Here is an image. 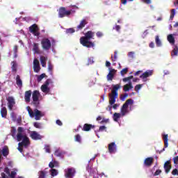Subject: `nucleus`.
I'll use <instances>...</instances> for the list:
<instances>
[{
    "mask_svg": "<svg viewBox=\"0 0 178 178\" xmlns=\"http://www.w3.org/2000/svg\"><path fill=\"white\" fill-rule=\"evenodd\" d=\"M74 141L75 143H78V144H82L83 138L80 134H76L74 136Z\"/></svg>",
    "mask_w": 178,
    "mask_h": 178,
    "instance_id": "7c9ffc66",
    "label": "nucleus"
},
{
    "mask_svg": "<svg viewBox=\"0 0 178 178\" xmlns=\"http://www.w3.org/2000/svg\"><path fill=\"white\" fill-rule=\"evenodd\" d=\"M129 97V94L127 93H124V95H121L120 97V99L121 101H124V99H126L127 97Z\"/></svg>",
    "mask_w": 178,
    "mask_h": 178,
    "instance_id": "49530a36",
    "label": "nucleus"
},
{
    "mask_svg": "<svg viewBox=\"0 0 178 178\" xmlns=\"http://www.w3.org/2000/svg\"><path fill=\"white\" fill-rule=\"evenodd\" d=\"M115 73L116 70L115 69H112L110 70L109 73L107 75L108 81H112V80H113V77H115Z\"/></svg>",
    "mask_w": 178,
    "mask_h": 178,
    "instance_id": "6ab92c4d",
    "label": "nucleus"
},
{
    "mask_svg": "<svg viewBox=\"0 0 178 178\" xmlns=\"http://www.w3.org/2000/svg\"><path fill=\"white\" fill-rule=\"evenodd\" d=\"M155 42H156V47H162V42H161V39H159V35H156Z\"/></svg>",
    "mask_w": 178,
    "mask_h": 178,
    "instance_id": "4c0bfd02",
    "label": "nucleus"
},
{
    "mask_svg": "<svg viewBox=\"0 0 178 178\" xmlns=\"http://www.w3.org/2000/svg\"><path fill=\"white\" fill-rule=\"evenodd\" d=\"M168 137L169 136L168 134L163 135V140L164 141V148L163 149V151H165V148H168V141H169Z\"/></svg>",
    "mask_w": 178,
    "mask_h": 178,
    "instance_id": "bb28decb",
    "label": "nucleus"
},
{
    "mask_svg": "<svg viewBox=\"0 0 178 178\" xmlns=\"http://www.w3.org/2000/svg\"><path fill=\"white\" fill-rule=\"evenodd\" d=\"M112 108H113L114 109H118V108H119V104L114 103V104L112 105Z\"/></svg>",
    "mask_w": 178,
    "mask_h": 178,
    "instance_id": "0e129e2a",
    "label": "nucleus"
},
{
    "mask_svg": "<svg viewBox=\"0 0 178 178\" xmlns=\"http://www.w3.org/2000/svg\"><path fill=\"white\" fill-rule=\"evenodd\" d=\"M49 172L50 173V176H51V178L55 177V176H58V175L59 174V172H58L57 170H55V169H53V168H51L49 170Z\"/></svg>",
    "mask_w": 178,
    "mask_h": 178,
    "instance_id": "c85d7f7f",
    "label": "nucleus"
},
{
    "mask_svg": "<svg viewBox=\"0 0 178 178\" xmlns=\"http://www.w3.org/2000/svg\"><path fill=\"white\" fill-rule=\"evenodd\" d=\"M111 60L113 62H116L118 60V51H114V56L111 55Z\"/></svg>",
    "mask_w": 178,
    "mask_h": 178,
    "instance_id": "a19ab883",
    "label": "nucleus"
},
{
    "mask_svg": "<svg viewBox=\"0 0 178 178\" xmlns=\"http://www.w3.org/2000/svg\"><path fill=\"white\" fill-rule=\"evenodd\" d=\"M175 15H176V10L175 9H172L171 10V15H170V19H172V20L173 19V17H175Z\"/></svg>",
    "mask_w": 178,
    "mask_h": 178,
    "instance_id": "3c124183",
    "label": "nucleus"
},
{
    "mask_svg": "<svg viewBox=\"0 0 178 178\" xmlns=\"http://www.w3.org/2000/svg\"><path fill=\"white\" fill-rule=\"evenodd\" d=\"M106 130V127L105 126H100L99 128V131H104Z\"/></svg>",
    "mask_w": 178,
    "mask_h": 178,
    "instance_id": "bf43d9fd",
    "label": "nucleus"
},
{
    "mask_svg": "<svg viewBox=\"0 0 178 178\" xmlns=\"http://www.w3.org/2000/svg\"><path fill=\"white\" fill-rule=\"evenodd\" d=\"M74 33V29L70 28L66 30V33L67 34H73Z\"/></svg>",
    "mask_w": 178,
    "mask_h": 178,
    "instance_id": "864d4df0",
    "label": "nucleus"
},
{
    "mask_svg": "<svg viewBox=\"0 0 178 178\" xmlns=\"http://www.w3.org/2000/svg\"><path fill=\"white\" fill-rule=\"evenodd\" d=\"M56 42L52 38H44L41 41L42 48L44 51H45V52H49L51 47H54Z\"/></svg>",
    "mask_w": 178,
    "mask_h": 178,
    "instance_id": "7ed1b4c3",
    "label": "nucleus"
},
{
    "mask_svg": "<svg viewBox=\"0 0 178 178\" xmlns=\"http://www.w3.org/2000/svg\"><path fill=\"white\" fill-rule=\"evenodd\" d=\"M4 172L8 175V176L10 177V178H15V176H16V174H17V171L15 170H13L11 172L9 170V168H6L5 170H4Z\"/></svg>",
    "mask_w": 178,
    "mask_h": 178,
    "instance_id": "f3484780",
    "label": "nucleus"
},
{
    "mask_svg": "<svg viewBox=\"0 0 178 178\" xmlns=\"http://www.w3.org/2000/svg\"><path fill=\"white\" fill-rule=\"evenodd\" d=\"M96 35H97V37H102V35H104L102 33V32H97V33H96Z\"/></svg>",
    "mask_w": 178,
    "mask_h": 178,
    "instance_id": "774afa93",
    "label": "nucleus"
},
{
    "mask_svg": "<svg viewBox=\"0 0 178 178\" xmlns=\"http://www.w3.org/2000/svg\"><path fill=\"white\" fill-rule=\"evenodd\" d=\"M115 29L116 30V31H120V26L116 25Z\"/></svg>",
    "mask_w": 178,
    "mask_h": 178,
    "instance_id": "338daca9",
    "label": "nucleus"
},
{
    "mask_svg": "<svg viewBox=\"0 0 178 178\" xmlns=\"http://www.w3.org/2000/svg\"><path fill=\"white\" fill-rule=\"evenodd\" d=\"M173 161H174L175 165H177V163H178V156H175V157L173 159Z\"/></svg>",
    "mask_w": 178,
    "mask_h": 178,
    "instance_id": "e2e57ef3",
    "label": "nucleus"
},
{
    "mask_svg": "<svg viewBox=\"0 0 178 178\" xmlns=\"http://www.w3.org/2000/svg\"><path fill=\"white\" fill-rule=\"evenodd\" d=\"M8 109H10V111H12L15 105V99H13V97H9L8 98Z\"/></svg>",
    "mask_w": 178,
    "mask_h": 178,
    "instance_id": "4be33fe9",
    "label": "nucleus"
},
{
    "mask_svg": "<svg viewBox=\"0 0 178 178\" xmlns=\"http://www.w3.org/2000/svg\"><path fill=\"white\" fill-rule=\"evenodd\" d=\"M44 77H45V74H42L41 75H38L37 76L38 81L40 83V81H42V79H44Z\"/></svg>",
    "mask_w": 178,
    "mask_h": 178,
    "instance_id": "a18cd8bd",
    "label": "nucleus"
},
{
    "mask_svg": "<svg viewBox=\"0 0 178 178\" xmlns=\"http://www.w3.org/2000/svg\"><path fill=\"white\" fill-rule=\"evenodd\" d=\"M10 134L14 140H17V141L19 142L17 149L19 152L23 154V149L22 147H24V148H27L28 145H30V139L27 137L26 131L21 127L17 128V131L16 130V128L12 127Z\"/></svg>",
    "mask_w": 178,
    "mask_h": 178,
    "instance_id": "f257e3e1",
    "label": "nucleus"
},
{
    "mask_svg": "<svg viewBox=\"0 0 178 178\" xmlns=\"http://www.w3.org/2000/svg\"><path fill=\"white\" fill-rule=\"evenodd\" d=\"M33 70L35 73H39L40 70H41V67L40 66V61L35 58L33 60Z\"/></svg>",
    "mask_w": 178,
    "mask_h": 178,
    "instance_id": "ddd939ff",
    "label": "nucleus"
},
{
    "mask_svg": "<svg viewBox=\"0 0 178 178\" xmlns=\"http://www.w3.org/2000/svg\"><path fill=\"white\" fill-rule=\"evenodd\" d=\"M109 97V105H113L115 102H116V98L119 97V95H116L115 93H109L108 94Z\"/></svg>",
    "mask_w": 178,
    "mask_h": 178,
    "instance_id": "f8f14e48",
    "label": "nucleus"
},
{
    "mask_svg": "<svg viewBox=\"0 0 178 178\" xmlns=\"http://www.w3.org/2000/svg\"><path fill=\"white\" fill-rule=\"evenodd\" d=\"M29 136L31 138L32 140H34L35 141H37L38 140H42V138H44V136H42L41 134L35 131H29Z\"/></svg>",
    "mask_w": 178,
    "mask_h": 178,
    "instance_id": "6e6552de",
    "label": "nucleus"
},
{
    "mask_svg": "<svg viewBox=\"0 0 178 178\" xmlns=\"http://www.w3.org/2000/svg\"><path fill=\"white\" fill-rule=\"evenodd\" d=\"M122 118L121 113H115L113 115V119L114 122H119V119Z\"/></svg>",
    "mask_w": 178,
    "mask_h": 178,
    "instance_id": "f704fd0d",
    "label": "nucleus"
},
{
    "mask_svg": "<svg viewBox=\"0 0 178 178\" xmlns=\"http://www.w3.org/2000/svg\"><path fill=\"white\" fill-rule=\"evenodd\" d=\"M26 111L30 116V118H34L35 120H41V118L45 116V113L38 109L35 108L33 111L30 108V106L26 107Z\"/></svg>",
    "mask_w": 178,
    "mask_h": 178,
    "instance_id": "f03ea898",
    "label": "nucleus"
},
{
    "mask_svg": "<svg viewBox=\"0 0 178 178\" xmlns=\"http://www.w3.org/2000/svg\"><path fill=\"white\" fill-rule=\"evenodd\" d=\"M1 115L2 118L6 119V116L8 115V111L6 110V107L3 106V104L1 105Z\"/></svg>",
    "mask_w": 178,
    "mask_h": 178,
    "instance_id": "393cba45",
    "label": "nucleus"
},
{
    "mask_svg": "<svg viewBox=\"0 0 178 178\" xmlns=\"http://www.w3.org/2000/svg\"><path fill=\"white\" fill-rule=\"evenodd\" d=\"M76 175V169L74 168H70L65 170V177L66 178H73Z\"/></svg>",
    "mask_w": 178,
    "mask_h": 178,
    "instance_id": "1a4fd4ad",
    "label": "nucleus"
},
{
    "mask_svg": "<svg viewBox=\"0 0 178 178\" xmlns=\"http://www.w3.org/2000/svg\"><path fill=\"white\" fill-rule=\"evenodd\" d=\"M16 84L17 86L19 88H22V86H23V81H22V79H20V76L17 75L16 76Z\"/></svg>",
    "mask_w": 178,
    "mask_h": 178,
    "instance_id": "2f4dec72",
    "label": "nucleus"
},
{
    "mask_svg": "<svg viewBox=\"0 0 178 178\" xmlns=\"http://www.w3.org/2000/svg\"><path fill=\"white\" fill-rule=\"evenodd\" d=\"M83 131H90V124H85L82 128Z\"/></svg>",
    "mask_w": 178,
    "mask_h": 178,
    "instance_id": "c03bdc74",
    "label": "nucleus"
},
{
    "mask_svg": "<svg viewBox=\"0 0 178 178\" xmlns=\"http://www.w3.org/2000/svg\"><path fill=\"white\" fill-rule=\"evenodd\" d=\"M131 88H133V85L131 82H129L128 84L124 86V91L127 92L129 91Z\"/></svg>",
    "mask_w": 178,
    "mask_h": 178,
    "instance_id": "e433bc0d",
    "label": "nucleus"
},
{
    "mask_svg": "<svg viewBox=\"0 0 178 178\" xmlns=\"http://www.w3.org/2000/svg\"><path fill=\"white\" fill-rule=\"evenodd\" d=\"M49 173V171L48 170V168H46L44 170L40 171L38 172V175H39L38 178H47V176H48Z\"/></svg>",
    "mask_w": 178,
    "mask_h": 178,
    "instance_id": "aec40b11",
    "label": "nucleus"
},
{
    "mask_svg": "<svg viewBox=\"0 0 178 178\" xmlns=\"http://www.w3.org/2000/svg\"><path fill=\"white\" fill-rule=\"evenodd\" d=\"M9 154V149H8L7 147H4L2 149V155L3 156H8Z\"/></svg>",
    "mask_w": 178,
    "mask_h": 178,
    "instance_id": "58836bf2",
    "label": "nucleus"
},
{
    "mask_svg": "<svg viewBox=\"0 0 178 178\" xmlns=\"http://www.w3.org/2000/svg\"><path fill=\"white\" fill-rule=\"evenodd\" d=\"M31 97V90L26 91L25 92V101L26 102H30V98Z\"/></svg>",
    "mask_w": 178,
    "mask_h": 178,
    "instance_id": "c9c22d12",
    "label": "nucleus"
},
{
    "mask_svg": "<svg viewBox=\"0 0 178 178\" xmlns=\"http://www.w3.org/2000/svg\"><path fill=\"white\" fill-rule=\"evenodd\" d=\"M164 169L165 173H169L170 172V169H172V165H170V161H167L164 163Z\"/></svg>",
    "mask_w": 178,
    "mask_h": 178,
    "instance_id": "5701e85b",
    "label": "nucleus"
},
{
    "mask_svg": "<svg viewBox=\"0 0 178 178\" xmlns=\"http://www.w3.org/2000/svg\"><path fill=\"white\" fill-rule=\"evenodd\" d=\"M44 149L47 154H51V146L49 145H45Z\"/></svg>",
    "mask_w": 178,
    "mask_h": 178,
    "instance_id": "79ce46f5",
    "label": "nucleus"
},
{
    "mask_svg": "<svg viewBox=\"0 0 178 178\" xmlns=\"http://www.w3.org/2000/svg\"><path fill=\"white\" fill-rule=\"evenodd\" d=\"M119 88H120V84L113 85V90H111V94H115L117 95H119V93H118Z\"/></svg>",
    "mask_w": 178,
    "mask_h": 178,
    "instance_id": "cd10ccee",
    "label": "nucleus"
},
{
    "mask_svg": "<svg viewBox=\"0 0 178 178\" xmlns=\"http://www.w3.org/2000/svg\"><path fill=\"white\" fill-rule=\"evenodd\" d=\"M14 58H17V46H15L13 49Z\"/></svg>",
    "mask_w": 178,
    "mask_h": 178,
    "instance_id": "8fccbe9b",
    "label": "nucleus"
},
{
    "mask_svg": "<svg viewBox=\"0 0 178 178\" xmlns=\"http://www.w3.org/2000/svg\"><path fill=\"white\" fill-rule=\"evenodd\" d=\"M167 40H168V42H170V44H171L172 45H175V37H173L172 34L168 35L167 37Z\"/></svg>",
    "mask_w": 178,
    "mask_h": 178,
    "instance_id": "c756f323",
    "label": "nucleus"
},
{
    "mask_svg": "<svg viewBox=\"0 0 178 178\" xmlns=\"http://www.w3.org/2000/svg\"><path fill=\"white\" fill-rule=\"evenodd\" d=\"M33 126L36 129H42V124L41 122H35L33 123Z\"/></svg>",
    "mask_w": 178,
    "mask_h": 178,
    "instance_id": "37998d69",
    "label": "nucleus"
},
{
    "mask_svg": "<svg viewBox=\"0 0 178 178\" xmlns=\"http://www.w3.org/2000/svg\"><path fill=\"white\" fill-rule=\"evenodd\" d=\"M141 87H143V85H141V84L136 85V86H135V91H136L137 92H138V90H141Z\"/></svg>",
    "mask_w": 178,
    "mask_h": 178,
    "instance_id": "6e6d98bb",
    "label": "nucleus"
},
{
    "mask_svg": "<svg viewBox=\"0 0 178 178\" xmlns=\"http://www.w3.org/2000/svg\"><path fill=\"white\" fill-rule=\"evenodd\" d=\"M104 123H109V119L103 118V120L100 122V124H104Z\"/></svg>",
    "mask_w": 178,
    "mask_h": 178,
    "instance_id": "603ef678",
    "label": "nucleus"
},
{
    "mask_svg": "<svg viewBox=\"0 0 178 178\" xmlns=\"http://www.w3.org/2000/svg\"><path fill=\"white\" fill-rule=\"evenodd\" d=\"M29 30L31 33H33L36 37L40 35V32H38V26H37V25H32L31 27H29Z\"/></svg>",
    "mask_w": 178,
    "mask_h": 178,
    "instance_id": "4468645a",
    "label": "nucleus"
},
{
    "mask_svg": "<svg viewBox=\"0 0 178 178\" xmlns=\"http://www.w3.org/2000/svg\"><path fill=\"white\" fill-rule=\"evenodd\" d=\"M88 23V21H87V19H86L81 20L79 24L76 26L77 31H79V30H83V29L86 27V24H87Z\"/></svg>",
    "mask_w": 178,
    "mask_h": 178,
    "instance_id": "dca6fc26",
    "label": "nucleus"
},
{
    "mask_svg": "<svg viewBox=\"0 0 178 178\" xmlns=\"http://www.w3.org/2000/svg\"><path fill=\"white\" fill-rule=\"evenodd\" d=\"M10 117L12 118V119L14 122H15V120H16V115L15 114V113H11Z\"/></svg>",
    "mask_w": 178,
    "mask_h": 178,
    "instance_id": "052dcab7",
    "label": "nucleus"
},
{
    "mask_svg": "<svg viewBox=\"0 0 178 178\" xmlns=\"http://www.w3.org/2000/svg\"><path fill=\"white\" fill-rule=\"evenodd\" d=\"M128 72H129V69L128 68H124V69L122 70L120 73H121L122 76H124V74H127Z\"/></svg>",
    "mask_w": 178,
    "mask_h": 178,
    "instance_id": "de8ad7c7",
    "label": "nucleus"
},
{
    "mask_svg": "<svg viewBox=\"0 0 178 178\" xmlns=\"http://www.w3.org/2000/svg\"><path fill=\"white\" fill-rule=\"evenodd\" d=\"M70 13H72V11L66 10V9H65V8H60L59 12H58V17H65V16H69V15H70Z\"/></svg>",
    "mask_w": 178,
    "mask_h": 178,
    "instance_id": "9b49d317",
    "label": "nucleus"
},
{
    "mask_svg": "<svg viewBox=\"0 0 178 178\" xmlns=\"http://www.w3.org/2000/svg\"><path fill=\"white\" fill-rule=\"evenodd\" d=\"M162 173V170H156V172L154 174V176H159L160 174Z\"/></svg>",
    "mask_w": 178,
    "mask_h": 178,
    "instance_id": "4d7b16f0",
    "label": "nucleus"
},
{
    "mask_svg": "<svg viewBox=\"0 0 178 178\" xmlns=\"http://www.w3.org/2000/svg\"><path fill=\"white\" fill-rule=\"evenodd\" d=\"M80 42L83 47H86V48H90V31L85 33V36L80 38Z\"/></svg>",
    "mask_w": 178,
    "mask_h": 178,
    "instance_id": "39448f33",
    "label": "nucleus"
},
{
    "mask_svg": "<svg viewBox=\"0 0 178 178\" xmlns=\"http://www.w3.org/2000/svg\"><path fill=\"white\" fill-rule=\"evenodd\" d=\"M32 51L33 54H37V55H40L41 50H40V44L38 43H33L32 45Z\"/></svg>",
    "mask_w": 178,
    "mask_h": 178,
    "instance_id": "2eb2a0df",
    "label": "nucleus"
},
{
    "mask_svg": "<svg viewBox=\"0 0 178 178\" xmlns=\"http://www.w3.org/2000/svg\"><path fill=\"white\" fill-rule=\"evenodd\" d=\"M51 83V79H47L40 87L41 91H42L45 95L51 92V88L49 87Z\"/></svg>",
    "mask_w": 178,
    "mask_h": 178,
    "instance_id": "423d86ee",
    "label": "nucleus"
},
{
    "mask_svg": "<svg viewBox=\"0 0 178 178\" xmlns=\"http://www.w3.org/2000/svg\"><path fill=\"white\" fill-rule=\"evenodd\" d=\"M49 166L51 168V169L53 168H58V166H59V163L56 161L52 160V161L49 163Z\"/></svg>",
    "mask_w": 178,
    "mask_h": 178,
    "instance_id": "72a5a7b5",
    "label": "nucleus"
},
{
    "mask_svg": "<svg viewBox=\"0 0 178 178\" xmlns=\"http://www.w3.org/2000/svg\"><path fill=\"white\" fill-rule=\"evenodd\" d=\"M54 70V65L51 63V62L48 63V70L49 72H52Z\"/></svg>",
    "mask_w": 178,
    "mask_h": 178,
    "instance_id": "09e8293b",
    "label": "nucleus"
},
{
    "mask_svg": "<svg viewBox=\"0 0 178 178\" xmlns=\"http://www.w3.org/2000/svg\"><path fill=\"white\" fill-rule=\"evenodd\" d=\"M32 98H33V103L35 105H38L40 99H42V96H41L40 91L34 90L32 94Z\"/></svg>",
    "mask_w": 178,
    "mask_h": 178,
    "instance_id": "0eeeda50",
    "label": "nucleus"
},
{
    "mask_svg": "<svg viewBox=\"0 0 178 178\" xmlns=\"http://www.w3.org/2000/svg\"><path fill=\"white\" fill-rule=\"evenodd\" d=\"M56 124H58V126H62L63 123L61 120H57L56 121Z\"/></svg>",
    "mask_w": 178,
    "mask_h": 178,
    "instance_id": "69168bd1",
    "label": "nucleus"
},
{
    "mask_svg": "<svg viewBox=\"0 0 178 178\" xmlns=\"http://www.w3.org/2000/svg\"><path fill=\"white\" fill-rule=\"evenodd\" d=\"M118 151V146L115 142H112L108 144V152L110 154H116Z\"/></svg>",
    "mask_w": 178,
    "mask_h": 178,
    "instance_id": "9d476101",
    "label": "nucleus"
},
{
    "mask_svg": "<svg viewBox=\"0 0 178 178\" xmlns=\"http://www.w3.org/2000/svg\"><path fill=\"white\" fill-rule=\"evenodd\" d=\"M131 79H133V76H130L124 78V79H122V81H123L124 83H126L127 81H130V80H131Z\"/></svg>",
    "mask_w": 178,
    "mask_h": 178,
    "instance_id": "5fc2aeb1",
    "label": "nucleus"
},
{
    "mask_svg": "<svg viewBox=\"0 0 178 178\" xmlns=\"http://www.w3.org/2000/svg\"><path fill=\"white\" fill-rule=\"evenodd\" d=\"M178 55V47L176 44H174L173 49L171 52V56H177Z\"/></svg>",
    "mask_w": 178,
    "mask_h": 178,
    "instance_id": "473e14b6",
    "label": "nucleus"
},
{
    "mask_svg": "<svg viewBox=\"0 0 178 178\" xmlns=\"http://www.w3.org/2000/svg\"><path fill=\"white\" fill-rule=\"evenodd\" d=\"M47 60H48V57L44 56H40V63L42 67H47Z\"/></svg>",
    "mask_w": 178,
    "mask_h": 178,
    "instance_id": "a878e982",
    "label": "nucleus"
},
{
    "mask_svg": "<svg viewBox=\"0 0 178 178\" xmlns=\"http://www.w3.org/2000/svg\"><path fill=\"white\" fill-rule=\"evenodd\" d=\"M11 65H12L13 72H16V70L17 69V63H16V61H13L11 63Z\"/></svg>",
    "mask_w": 178,
    "mask_h": 178,
    "instance_id": "ea45409f",
    "label": "nucleus"
},
{
    "mask_svg": "<svg viewBox=\"0 0 178 178\" xmlns=\"http://www.w3.org/2000/svg\"><path fill=\"white\" fill-rule=\"evenodd\" d=\"M134 51H130L128 53V56L132 59L134 58Z\"/></svg>",
    "mask_w": 178,
    "mask_h": 178,
    "instance_id": "13d9d810",
    "label": "nucleus"
},
{
    "mask_svg": "<svg viewBox=\"0 0 178 178\" xmlns=\"http://www.w3.org/2000/svg\"><path fill=\"white\" fill-rule=\"evenodd\" d=\"M172 175H173V176H176V175H178V170L177 169H174L172 171Z\"/></svg>",
    "mask_w": 178,
    "mask_h": 178,
    "instance_id": "680f3d73",
    "label": "nucleus"
},
{
    "mask_svg": "<svg viewBox=\"0 0 178 178\" xmlns=\"http://www.w3.org/2000/svg\"><path fill=\"white\" fill-rule=\"evenodd\" d=\"M154 163V158L152 157H147L144 161V165L145 166H147V168H149Z\"/></svg>",
    "mask_w": 178,
    "mask_h": 178,
    "instance_id": "a211bd4d",
    "label": "nucleus"
},
{
    "mask_svg": "<svg viewBox=\"0 0 178 178\" xmlns=\"http://www.w3.org/2000/svg\"><path fill=\"white\" fill-rule=\"evenodd\" d=\"M154 73V72L152 70H147L146 72H145L143 74H141L140 76V79H147L148 77H149V76H152V74Z\"/></svg>",
    "mask_w": 178,
    "mask_h": 178,
    "instance_id": "412c9836",
    "label": "nucleus"
},
{
    "mask_svg": "<svg viewBox=\"0 0 178 178\" xmlns=\"http://www.w3.org/2000/svg\"><path fill=\"white\" fill-rule=\"evenodd\" d=\"M134 104V100L132 99H127L125 103L122 105L120 109V113L122 115V118L126 116L127 113H129V106H131Z\"/></svg>",
    "mask_w": 178,
    "mask_h": 178,
    "instance_id": "20e7f679",
    "label": "nucleus"
},
{
    "mask_svg": "<svg viewBox=\"0 0 178 178\" xmlns=\"http://www.w3.org/2000/svg\"><path fill=\"white\" fill-rule=\"evenodd\" d=\"M54 155L58 158H62L65 155V152L60 149H56L54 152Z\"/></svg>",
    "mask_w": 178,
    "mask_h": 178,
    "instance_id": "b1692460",
    "label": "nucleus"
}]
</instances>
